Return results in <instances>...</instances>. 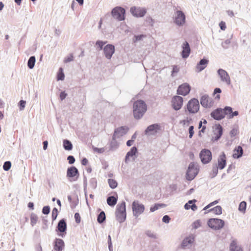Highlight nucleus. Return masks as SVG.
I'll return each mask as SVG.
<instances>
[{
  "label": "nucleus",
  "instance_id": "56",
  "mask_svg": "<svg viewBox=\"0 0 251 251\" xmlns=\"http://www.w3.org/2000/svg\"><path fill=\"white\" fill-rule=\"evenodd\" d=\"M67 160L70 164H73L75 163V159L74 156L69 155L67 157Z\"/></svg>",
  "mask_w": 251,
  "mask_h": 251
},
{
  "label": "nucleus",
  "instance_id": "12",
  "mask_svg": "<svg viewBox=\"0 0 251 251\" xmlns=\"http://www.w3.org/2000/svg\"><path fill=\"white\" fill-rule=\"evenodd\" d=\"M183 102V100L181 97L178 95H175L172 99V106L175 110L177 111L181 108Z\"/></svg>",
  "mask_w": 251,
  "mask_h": 251
},
{
  "label": "nucleus",
  "instance_id": "54",
  "mask_svg": "<svg viewBox=\"0 0 251 251\" xmlns=\"http://www.w3.org/2000/svg\"><path fill=\"white\" fill-rule=\"evenodd\" d=\"M194 126H191L189 127V137L192 138L194 134Z\"/></svg>",
  "mask_w": 251,
  "mask_h": 251
},
{
  "label": "nucleus",
  "instance_id": "60",
  "mask_svg": "<svg viewBox=\"0 0 251 251\" xmlns=\"http://www.w3.org/2000/svg\"><path fill=\"white\" fill-rule=\"evenodd\" d=\"M93 149L94 151L97 152L99 153H103L105 151L104 148H99L97 147H93Z\"/></svg>",
  "mask_w": 251,
  "mask_h": 251
},
{
  "label": "nucleus",
  "instance_id": "21",
  "mask_svg": "<svg viewBox=\"0 0 251 251\" xmlns=\"http://www.w3.org/2000/svg\"><path fill=\"white\" fill-rule=\"evenodd\" d=\"M218 74L222 81L226 83V84H230V77L227 73L222 69H219L218 70Z\"/></svg>",
  "mask_w": 251,
  "mask_h": 251
},
{
  "label": "nucleus",
  "instance_id": "45",
  "mask_svg": "<svg viewBox=\"0 0 251 251\" xmlns=\"http://www.w3.org/2000/svg\"><path fill=\"white\" fill-rule=\"evenodd\" d=\"M247 203L245 201L241 202L239 204L238 210L242 212H245L246 209Z\"/></svg>",
  "mask_w": 251,
  "mask_h": 251
},
{
  "label": "nucleus",
  "instance_id": "15",
  "mask_svg": "<svg viewBox=\"0 0 251 251\" xmlns=\"http://www.w3.org/2000/svg\"><path fill=\"white\" fill-rule=\"evenodd\" d=\"M79 173L78 169L74 166L68 167L67 170V177L68 178H73L76 177L74 180H76L79 177Z\"/></svg>",
  "mask_w": 251,
  "mask_h": 251
},
{
  "label": "nucleus",
  "instance_id": "18",
  "mask_svg": "<svg viewBox=\"0 0 251 251\" xmlns=\"http://www.w3.org/2000/svg\"><path fill=\"white\" fill-rule=\"evenodd\" d=\"M103 52L105 57L110 59L115 52V47L112 44H108L103 48Z\"/></svg>",
  "mask_w": 251,
  "mask_h": 251
},
{
  "label": "nucleus",
  "instance_id": "16",
  "mask_svg": "<svg viewBox=\"0 0 251 251\" xmlns=\"http://www.w3.org/2000/svg\"><path fill=\"white\" fill-rule=\"evenodd\" d=\"M215 127L213 130V133L215 137L212 138V140L214 141H218L221 137L223 133V128L222 126L219 124H216Z\"/></svg>",
  "mask_w": 251,
  "mask_h": 251
},
{
  "label": "nucleus",
  "instance_id": "40",
  "mask_svg": "<svg viewBox=\"0 0 251 251\" xmlns=\"http://www.w3.org/2000/svg\"><path fill=\"white\" fill-rule=\"evenodd\" d=\"M38 219V218L36 214L34 213H32L30 214V224L32 226L37 223Z\"/></svg>",
  "mask_w": 251,
  "mask_h": 251
},
{
  "label": "nucleus",
  "instance_id": "51",
  "mask_svg": "<svg viewBox=\"0 0 251 251\" xmlns=\"http://www.w3.org/2000/svg\"><path fill=\"white\" fill-rule=\"evenodd\" d=\"M50 207L49 205L44 206L42 209V213L45 215H48L50 212Z\"/></svg>",
  "mask_w": 251,
  "mask_h": 251
},
{
  "label": "nucleus",
  "instance_id": "7",
  "mask_svg": "<svg viewBox=\"0 0 251 251\" xmlns=\"http://www.w3.org/2000/svg\"><path fill=\"white\" fill-rule=\"evenodd\" d=\"M186 108L189 114L197 113L200 109V104L198 100L195 98L190 100L186 105Z\"/></svg>",
  "mask_w": 251,
  "mask_h": 251
},
{
  "label": "nucleus",
  "instance_id": "17",
  "mask_svg": "<svg viewBox=\"0 0 251 251\" xmlns=\"http://www.w3.org/2000/svg\"><path fill=\"white\" fill-rule=\"evenodd\" d=\"M181 48L182 49L181 52L182 58L186 59L189 57L191 53V48L189 44L187 41H185L182 44Z\"/></svg>",
  "mask_w": 251,
  "mask_h": 251
},
{
  "label": "nucleus",
  "instance_id": "39",
  "mask_svg": "<svg viewBox=\"0 0 251 251\" xmlns=\"http://www.w3.org/2000/svg\"><path fill=\"white\" fill-rule=\"evenodd\" d=\"M207 96H208V95H202L201 99V104L205 108H208L209 106L208 104V102H207Z\"/></svg>",
  "mask_w": 251,
  "mask_h": 251
},
{
  "label": "nucleus",
  "instance_id": "9",
  "mask_svg": "<svg viewBox=\"0 0 251 251\" xmlns=\"http://www.w3.org/2000/svg\"><path fill=\"white\" fill-rule=\"evenodd\" d=\"M200 158L202 164H206L212 160V155L211 151L207 149L201 150L199 154Z\"/></svg>",
  "mask_w": 251,
  "mask_h": 251
},
{
  "label": "nucleus",
  "instance_id": "29",
  "mask_svg": "<svg viewBox=\"0 0 251 251\" xmlns=\"http://www.w3.org/2000/svg\"><path fill=\"white\" fill-rule=\"evenodd\" d=\"M116 196H109L107 198V203L110 206H114L117 202L118 201V195L117 193H115Z\"/></svg>",
  "mask_w": 251,
  "mask_h": 251
},
{
  "label": "nucleus",
  "instance_id": "61",
  "mask_svg": "<svg viewBox=\"0 0 251 251\" xmlns=\"http://www.w3.org/2000/svg\"><path fill=\"white\" fill-rule=\"evenodd\" d=\"M218 203V200H215L214 201L208 204L205 207H204L203 210H206L207 208H209L211 206L214 205Z\"/></svg>",
  "mask_w": 251,
  "mask_h": 251
},
{
  "label": "nucleus",
  "instance_id": "10",
  "mask_svg": "<svg viewBox=\"0 0 251 251\" xmlns=\"http://www.w3.org/2000/svg\"><path fill=\"white\" fill-rule=\"evenodd\" d=\"M174 22L178 26L184 25L186 22V16L183 12L181 10L176 11Z\"/></svg>",
  "mask_w": 251,
  "mask_h": 251
},
{
  "label": "nucleus",
  "instance_id": "50",
  "mask_svg": "<svg viewBox=\"0 0 251 251\" xmlns=\"http://www.w3.org/2000/svg\"><path fill=\"white\" fill-rule=\"evenodd\" d=\"M231 43L230 39H227L224 42L222 43V46L224 49H227L229 47V45Z\"/></svg>",
  "mask_w": 251,
  "mask_h": 251
},
{
  "label": "nucleus",
  "instance_id": "4",
  "mask_svg": "<svg viewBox=\"0 0 251 251\" xmlns=\"http://www.w3.org/2000/svg\"><path fill=\"white\" fill-rule=\"evenodd\" d=\"M111 15L114 19L118 21H122L125 19V9L121 6H116L111 10Z\"/></svg>",
  "mask_w": 251,
  "mask_h": 251
},
{
  "label": "nucleus",
  "instance_id": "36",
  "mask_svg": "<svg viewBox=\"0 0 251 251\" xmlns=\"http://www.w3.org/2000/svg\"><path fill=\"white\" fill-rule=\"evenodd\" d=\"M36 58L35 56H31L29 57L27 61V66L30 69H32L35 66Z\"/></svg>",
  "mask_w": 251,
  "mask_h": 251
},
{
  "label": "nucleus",
  "instance_id": "5",
  "mask_svg": "<svg viewBox=\"0 0 251 251\" xmlns=\"http://www.w3.org/2000/svg\"><path fill=\"white\" fill-rule=\"evenodd\" d=\"M199 168L196 166L194 162H191L188 167L186 174V179L188 180H193L199 173Z\"/></svg>",
  "mask_w": 251,
  "mask_h": 251
},
{
  "label": "nucleus",
  "instance_id": "38",
  "mask_svg": "<svg viewBox=\"0 0 251 251\" xmlns=\"http://www.w3.org/2000/svg\"><path fill=\"white\" fill-rule=\"evenodd\" d=\"M166 206V204L164 203H155L153 205L150 207V211L151 212H154L160 208H163Z\"/></svg>",
  "mask_w": 251,
  "mask_h": 251
},
{
  "label": "nucleus",
  "instance_id": "47",
  "mask_svg": "<svg viewBox=\"0 0 251 251\" xmlns=\"http://www.w3.org/2000/svg\"><path fill=\"white\" fill-rule=\"evenodd\" d=\"M65 75L63 73V70L62 68L59 69L57 74V79L58 80H62L64 79Z\"/></svg>",
  "mask_w": 251,
  "mask_h": 251
},
{
  "label": "nucleus",
  "instance_id": "63",
  "mask_svg": "<svg viewBox=\"0 0 251 251\" xmlns=\"http://www.w3.org/2000/svg\"><path fill=\"white\" fill-rule=\"evenodd\" d=\"M238 130L237 129L233 128L230 131V135L231 137H234L237 134Z\"/></svg>",
  "mask_w": 251,
  "mask_h": 251
},
{
  "label": "nucleus",
  "instance_id": "24",
  "mask_svg": "<svg viewBox=\"0 0 251 251\" xmlns=\"http://www.w3.org/2000/svg\"><path fill=\"white\" fill-rule=\"evenodd\" d=\"M190 90V86L188 83H184L178 87L176 94H189Z\"/></svg>",
  "mask_w": 251,
  "mask_h": 251
},
{
  "label": "nucleus",
  "instance_id": "25",
  "mask_svg": "<svg viewBox=\"0 0 251 251\" xmlns=\"http://www.w3.org/2000/svg\"><path fill=\"white\" fill-rule=\"evenodd\" d=\"M65 247L64 241L60 238H56L53 241V249L55 251H62Z\"/></svg>",
  "mask_w": 251,
  "mask_h": 251
},
{
  "label": "nucleus",
  "instance_id": "64",
  "mask_svg": "<svg viewBox=\"0 0 251 251\" xmlns=\"http://www.w3.org/2000/svg\"><path fill=\"white\" fill-rule=\"evenodd\" d=\"M146 235L149 237H151V238H153V239H155L156 238V236L151 231H148L146 232Z\"/></svg>",
  "mask_w": 251,
  "mask_h": 251
},
{
  "label": "nucleus",
  "instance_id": "14",
  "mask_svg": "<svg viewBox=\"0 0 251 251\" xmlns=\"http://www.w3.org/2000/svg\"><path fill=\"white\" fill-rule=\"evenodd\" d=\"M210 116L217 121L221 120L225 117L223 108H217L212 111L210 113Z\"/></svg>",
  "mask_w": 251,
  "mask_h": 251
},
{
  "label": "nucleus",
  "instance_id": "46",
  "mask_svg": "<svg viewBox=\"0 0 251 251\" xmlns=\"http://www.w3.org/2000/svg\"><path fill=\"white\" fill-rule=\"evenodd\" d=\"M58 213H59V211H58L57 208L56 207H54L52 209V213H51V218H52V221H54L56 219L57 217L58 214Z\"/></svg>",
  "mask_w": 251,
  "mask_h": 251
},
{
  "label": "nucleus",
  "instance_id": "34",
  "mask_svg": "<svg viewBox=\"0 0 251 251\" xmlns=\"http://www.w3.org/2000/svg\"><path fill=\"white\" fill-rule=\"evenodd\" d=\"M194 241V238L191 237H187L184 239L181 243V246L185 248L189 245L191 244Z\"/></svg>",
  "mask_w": 251,
  "mask_h": 251
},
{
  "label": "nucleus",
  "instance_id": "33",
  "mask_svg": "<svg viewBox=\"0 0 251 251\" xmlns=\"http://www.w3.org/2000/svg\"><path fill=\"white\" fill-rule=\"evenodd\" d=\"M63 147L66 151H71L73 146L71 142L68 139H64L63 141Z\"/></svg>",
  "mask_w": 251,
  "mask_h": 251
},
{
  "label": "nucleus",
  "instance_id": "58",
  "mask_svg": "<svg viewBox=\"0 0 251 251\" xmlns=\"http://www.w3.org/2000/svg\"><path fill=\"white\" fill-rule=\"evenodd\" d=\"M87 186V179L86 177L84 175L83 176V187H84V191L85 192V195H86V189Z\"/></svg>",
  "mask_w": 251,
  "mask_h": 251
},
{
  "label": "nucleus",
  "instance_id": "19",
  "mask_svg": "<svg viewBox=\"0 0 251 251\" xmlns=\"http://www.w3.org/2000/svg\"><path fill=\"white\" fill-rule=\"evenodd\" d=\"M129 128L127 126H122L115 129L113 135L117 138H119L126 134Z\"/></svg>",
  "mask_w": 251,
  "mask_h": 251
},
{
  "label": "nucleus",
  "instance_id": "53",
  "mask_svg": "<svg viewBox=\"0 0 251 251\" xmlns=\"http://www.w3.org/2000/svg\"><path fill=\"white\" fill-rule=\"evenodd\" d=\"M74 60V56L73 54H70L69 56H68L66 57L64 60V62L65 63H68L71 61H73Z\"/></svg>",
  "mask_w": 251,
  "mask_h": 251
},
{
  "label": "nucleus",
  "instance_id": "59",
  "mask_svg": "<svg viewBox=\"0 0 251 251\" xmlns=\"http://www.w3.org/2000/svg\"><path fill=\"white\" fill-rule=\"evenodd\" d=\"M162 220L163 223L168 224L171 220V218L168 215H166L163 217Z\"/></svg>",
  "mask_w": 251,
  "mask_h": 251
},
{
  "label": "nucleus",
  "instance_id": "27",
  "mask_svg": "<svg viewBox=\"0 0 251 251\" xmlns=\"http://www.w3.org/2000/svg\"><path fill=\"white\" fill-rule=\"evenodd\" d=\"M233 152L234 153L232 154L233 158L234 159H239L242 156L244 151L241 146H238L235 148Z\"/></svg>",
  "mask_w": 251,
  "mask_h": 251
},
{
  "label": "nucleus",
  "instance_id": "57",
  "mask_svg": "<svg viewBox=\"0 0 251 251\" xmlns=\"http://www.w3.org/2000/svg\"><path fill=\"white\" fill-rule=\"evenodd\" d=\"M75 221L77 224H79L81 221V217L79 214L77 212L75 213L74 215Z\"/></svg>",
  "mask_w": 251,
  "mask_h": 251
},
{
  "label": "nucleus",
  "instance_id": "35",
  "mask_svg": "<svg viewBox=\"0 0 251 251\" xmlns=\"http://www.w3.org/2000/svg\"><path fill=\"white\" fill-rule=\"evenodd\" d=\"M106 216L103 211H101L97 216V222L101 224L105 221Z\"/></svg>",
  "mask_w": 251,
  "mask_h": 251
},
{
  "label": "nucleus",
  "instance_id": "6",
  "mask_svg": "<svg viewBox=\"0 0 251 251\" xmlns=\"http://www.w3.org/2000/svg\"><path fill=\"white\" fill-rule=\"evenodd\" d=\"M55 231L58 236L64 237L67 234L66 220L63 218L59 221L56 226Z\"/></svg>",
  "mask_w": 251,
  "mask_h": 251
},
{
  "label": "nucleus",
  "instance_id": "23",
  "mask_svg": "<svg viewBox=\"0 0 251 251\" xmlns=\"http://www.w3.org/2000/svg\"><path fill=\"white\" fill-rule=\"evenodd\" d=\"M217 167L220 170H223L226 165V155L224 152H222L218 158Z\"/></svg>",
  "mask_w": 251,
  "mask_h": 251
},
{
  "label": "nucleus",
  "instance_id": "26",
  "mask_svg": "<svg viewBox=\"0 0 251 251\" xmlns=\"http://www.w3.org/2000/svg\"><path fill=\"white\" fill-rule=\"evenodd\" d=\"M208 62L209 60L205 58L201 59L200 61L198 63L196 66L197 72H200L204 70L206 67Z\"/></svg>",
  "mask_w": 251,
  "mask_h": 251
},
{
  "label": "nucleus",
  "instance_id": "55",
  "mask_svg": "<svg viewBox=\"0 0 251 251\" xmlns=\"http://www.w3.org/2000/svg\"><path fill=\"white\" fill-rule=\"evenodd\" d=\"M192 122V119L191 118H187L186 120H183L180 122V123L183 125H187L188 126Z\"/></svg>",
  "mask_w": 251,
  "mask_h": 251
},
{
  "label": "nucleus",
  "instance_id": "52",
  "mask_svg": "<svg viewBox=\"0 0 251 251\" xmlns=\"http://www.w3.org/2000/svg\"><path fill=\"white\" fill-rule=\"evenodd\" d=\"M201 226V221L199 220H196L192 224L193 227L194 229H197L198 228L200 227Z\"/></svg>",
  "mask_w": 251,
  "mask_h": 251
},
{
  "label": "nucleus",
  "instance_id": "42",
  "mask_svg": "<svg viewBox=\"0 0 251 251\" xmlns=\"http://www.w3.org/2000/svg\"><path fill=\"white\" fill-rule=\"evenodd\" d=\"M106 43V42L102 41L101 40H98L96 42L95 47L99 50H103V46Z\"/></svg>",
  "mask_w": 251,
  "mask_h": 251
},
{
  "label": "nucleus",
  "instance_id": "11",
  "mask_svg": "<svg viewBox=\"0 0 251 251\" xmlns=\"http://www.w3.org/2000/svg\"><path fill=\"white\" fill-rule=\"evenodd\" d=\"M161 130V127L159 124H153L149 126L144 131V133L145 135L150 136V135H155L159 131Z\"/></svg>",
  "mask_w": 251,
  "mask_h": 251
},
{
  "label": "nucleus",
  "instance_id": "22",
  "mask_svg": "<svg viewBox=\"0 0 251 251\" xmlns=\"http://www.w3.org/2000/svg\"><path fill=\"white\" fill-rule=\"evenodd\" d=\"M224 112L225 117L226 115H227V118L228 119H232L234 116H237L239 115V112L238 111H233V108L228 106H225L224 108Z\"/></svg>",
  "mask_w": 251,
  "mask_h": 251
},
{
  "label": "nucleus",
  "instance_id": "49",
  "mask_svg": "<svg viewBox=\"0 0 251 251\" xmlns=\"http://www.w3.org/2000/svg\"><path fill=\"white\" fill-rule=\"evenodd\" d=\"M11 167V163L10 161H5L3 165V169L4 171H7L9 170Z\"/></svg>",
  "mask_w": 251,
  "mask_h": 251
},
{
  "label": "nucleus",
  "instance_id": "3",
  "mask_svg": "<svg viewBox=\"0 0 251 251\" xmlns=\"http://www.w3.org/2000/svg\"><path fill=\"white\" fill-rule=\"evenodd\" d=\"M207 226L211 229L217 230L224 227L225 225L223 220L218 218H210L207 222Z\"/></svg>",
  "mask_w": 251,
  "mask_h": 251
},
{
  "label": "nucleus",
  "instance_id": "41",
  "mask_svg": "<svg viewBox=\"0 0 251 251\" xmlns=\"http://www.w3.org/2000/svg\"><path fill=\"white\" fill-rule=\"evenodd\" d=\"M146 37V35L144 34H140L138 35H134L133 39L132 42L134 43H136L138 41H140L143 40L144 38Z\"/></svg>",
  "mask_w": 251,
  "mask_h": 251
},
{
  "label": "nucleus",
  "instance_id": "43",
  "mask_svg": "<svg viewBox=\"0 0 251 251\" xmlns=\"http://www.w3.org/2000/svg\"><path fill=\"white\" fill-rule=\"evenodd\" d=\"M89 185L92 189L95 190L96 189L97 187V180L96 178L93 177L90 179Z\"/></svg>",
  "mask_w": 251,
  "mask_h": 251
},
{
  "label": "nucleus",
  "instance_id": "32",
  "mask_svg": "<svg viewBox=\"0 0 251 251\" xmlns=\"http://www.w3.org/2000/svg\"><path fill=\"white\" fill-rule=\"evenodd\" d=\"M218 169H219V168L217 167V163H213L212 164V171L209 173V176L211 178L215 177L217 175L218 173Z\"/></svg>",
  "mask_w": 251,
  "mask_h": 251
},
{
  "label": "nucleus",
  "instance_id": "30",
  "mask_svg": "<svg viewBox=\"0 0 251 251\" xmlns=\"http://www.w3.org/2000/svg\"><path fill=\"white\" fill-rule=\"evenodd\" d=\"M116 138L113 135L112 136V140L109 144V150L115 151L118 148L119 144L116 141Z\"/></svg>",
  "mask_w": 251,
  "mask_h": 251
},
{
  "label": "nucleus",
  "instance_id": "48",
  "mask_svg": "<svg viewBox=\"0 0 251 251\" xmlns=\"http://www.w3.org/2000/svg\"><path fill=\"white\" fill-rule=\"evenodd\" d=\"M25 104H26L25 100H21L19 101V102H18V106L19 110L20 111H22L25 109Z\"/></svg>",
  "mask_w": 251,
  "mask_h": 251
},
{
  "label": "nucleus",
  "instance_id": "28",
  "mask_svg": "<svg viewBox=\"0 0 251 251\" xmlns=\"http://www.w3.org/2000/svg\"><path fill=\"white\" fill-rule=\"evenodd\" d=\"M196 201L197 200L195 199L189 200L187 203L185 204L184 208L186 210L191 209L194 211L197 210L198 207L195 204Z\"/></svg>",
  "mask_w": 251,
  "mask_h": 251
},
{
  "label": "nucleus",
  "instance_id": "62",
  "mask_svg": "<svg viewBox=\"0 0 251 251\" xmlns=\"http://www.w3.org/2000/svg\"><path fill=\"white\" fill-rule=\"evenodd\" d=\"M207 102H208V107L210 108L212 107L214 104V100L212 98L209 97V96H207Z\"/></svg>",
  "mask_w": 251,
  "mask_h": 251
},
{
  "label": "nucleus",
  "instance_id": "2",
  "mask_svg": "<svg viewBox=\"0 0 251 251\" xmlns=\"http://www.w3.org/2000/svg\"><path fill=\"white\" fill-rule=\"evenodd\" d=\"M116 220L120 223H122L125 221L126 218V202L122 201L116 206L115 211Z\"/></svg>",
  "mask_w": 251,
  "mask_h": 251
},
{
  "label": "nucleus",
  "instance_id": "20",
  "mask_svg": "<svg viewBox=\"0 0 251 251\" xmlns=\"http://www.w3.org/2000/svg\"><path fill=\"white\" fill-rule=\"evenodd\" d=\"M138 152L137 148L135 146L132 147L129 151H128L125 156V162L126 163H128L129 160V158L131 157L132 160L134 161L137 157L136 153Z\"/></svg>",
  "mask_w": 251,
  "mask_h": 251
},
{
  "label": "nucleus",
  "instance_id": "13",
  "mask_svg": "<svg viewBox=\"0 0 251 251\" xmlns=\"http://www.w3.org/2000/svg\"><path fill=\"white\" fill-rule=\"evenodd\" d=\"M130 12L135 17H143L147 13V9L144 7L132 6Z\"/></svg>",
  "mask_w": 251,
  "mask_h": 251
},
{
  "label": "nucleus",
  "instance_id": "44",
  "mask_svg": "<svg viewBox=\"0 0 251 251\" xmlns=\"http://www.w3.org/2000/svg\"><path fill=\"white\" fill-rule=\"evenodd\" d=\"M108 183L111 189H115L117 187L118 183L115 179L109 178L108 179Z\"/></svg>",
  "mask_w": 251,
  "mask_h": 251
},
{
  "label": "nucleus",
  "instance_id": "1",
  "mask_svg": "<svg viewBox=\"0 0 251 251\" xmlns=\"http://www.w3.org/2000/svg\"><path fill=\"white\" fill-rule=\"evenodd\" d=\"M147 110L146 102L142 100H138L134 101L133 104V114L136 120L141 119Z\"/></svg>",
  "mask_w": 251,
  "mask_h": 251
},
{
  "label": "nucleus",
  "instance_id": "8",
  "mask_svg": "<svg viewBox=\"0 0 251 251\" xmlns=\"http://www.w3.org/2000/svg\"><path fill=\"white\" fill-rule=\"evenodd\" d=\"M132 209L133 216L137 218L144 212L145 206L138 201H134L132 203Z\"/></svg>",
  "mask_w": 251,
  "mask_h": 251
},
{
  "label": "nucleus",
  "instance_id": "37",
  "mask_svg": "<svg viewBox=\"0 0 251 251\" xmlns=\"http://www.w3.org/2000/svg\"><path fill=\"white\" fill-rule=\"evenodd\" d=\"M208 212H213L216 215H220L222 213V208L221 206L217 205L209 210Z\"/></svg>",
  "mask_w": 251,
  "mask_h": 251
},
{
  "label": "nucleus",
  "instance_id": "31",
  "mask_svg": "<svg viewBox=\"0 0 251 251\" xmlns=\"http://www.w3.org/2000/svg\"><path fill=\"white\" fill-rule=\"evenodd\" d=\"M229 249L230 251H243L242 248L237 245L235 240H232L230 243Z\"/></svg>",
  "mask_w": 251,
  "mask_h": 251
}]
</instances>
